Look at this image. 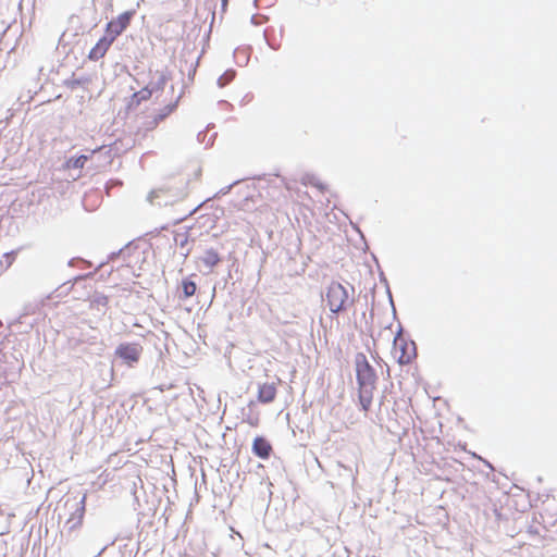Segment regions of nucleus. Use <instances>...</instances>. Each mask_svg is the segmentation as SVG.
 I'll return each mask as SVG.
<instances>
[{
  "instance_id": "obj_1",
  "label": "nucleus",
  "mask_w": 557,
  "mask_h": 557,
  "mask_svg": "<svg viewBox=\"0 0 557 557\" xmlns=\"http://www.w3.org/2000/svg\"><path fill=\"white\" fill-rule=\"evenodd\" d=\"M355 364L359 403L362 410L368 412L372 405L374 391L376 389L377 375L363 354L356 355Z\"/></svg>"
},
{
  "instance_id": "obj_2",
  "label": "nucleus",
  "mask_w": 557,
  "mask_h": 557,
  "mask_svg": "<svg viewBox=\"0 0 557 557\" xmlns=\"http://www.w3.org/2000/svg\"><path fill=\"white\" fill-rule=\"evenodd\" d=\"M323 300L332 313L346 312L355 302L354 288L349 290L342 283L333 281L326 286Z\"/></svg>"
},
{
  "instance_id": "obj_3",
  "label": "nucleus",
  "mask_w": 557,
  "mask_h": 557,
  "mask_svg": "<svg viewBox=\"0 0 557 557\" xmlns=\"http://www.w3.org/2000/svg\"><path fill=\"white\" fill-rule=\"evenodd\" d=\"M388 341L393 342V356L400 364H408L416 357V347L413 343H408L399 334H395L393 330L385 329L382 332Z\"/></svg>"
},
{
  "instance_id": "obj_4",
  "label": "nucleus",
  "mask_w": 557,
  "mask_h": 557,
  "mask_svg": "<svg viewBox=\"0 0 557 557\" xmlns=\"http://www.w3.org/2000/svg\"><path fill=\"white\" fill-rule=\"evenodd\" d=\"M164 75L162 73L159 74V81L157 83H149L146 87L140 90L134 92L128 101L127 109L135 110L137 109L143 101L149 100L156 91H160L164 85Z\"/></svg>"
},
{
  "instance_id": "obj_5",
  "label": "nucleus",
  "mask_w": 557,
  "mask_h": 557,
  "mask_svg": "<svg viewBox=\"0 0 557 557\" xmlns=\"http://www.w3.org/2000/svg\"><path fill=\"white\" fill-rule=\"evenodd\" d=\"M134 15V10L125 11L117 15L116 18L107 24L106 35L115 40L128 27Z\"/></svg>"
},
{
  "instance_id": "obj_6",
  "label": "nucleus",
  "mask_w": 557,
  "mask_h": 557,
  "mask_svg": "<svg viewBox=\"0 0 557 557\" xmlns=\"http://www.w3.org/2000/svg\"><path fill=\"white\" fill-rule=\"evenodd\" d=\"M141 351L143 347L139 344H121L115 354L128 364H132L139 360Z\"/></svg>"
},
{
  "instance_id": "obj_7",
  "label": "nucleus",
  "mask_w": 557,
  "mask_h": 557,
  "mask_svg": "<svg viewBox=\"0 0 557 557\" xmlns=\"http://www.w3.org/2000/svg\"><path fill=\"white\" fill-rule=\"evenodd\" d=\"M113 39L110 38L108 35H104L101 37L98 42L91 48L89 51L88 58L92 61H98L99 59L103 58L113 44Z\"/></svg>"
},
{
  "instance_id": "obj_8",
  "label": "nucleus",
  "mask_w": 557,
  "mask_h": 557,
  "mask_svg": "<svg viewBox=\"0 0 557 557\" xmlns=\"http://www.w3.org/2000/svg\"><path fill=\"white\" fill-rule=\"evenodd\" d=\"M277 394V386L275 383H263L258 387L257 398L262 404H270L274 401Z\"/></svg>"
},
{
  "instance_id": "obj_9",
  "label": "nucleus",
  "mask_w": 557,
  "mask_h": 557,
  "mask_svg": "<svg viewBox=\"0 0 557 557\" xmlns=\"http://www.w3.org/2000/svg\"><path fill=\"white\" fill-rule=\"evenodd\" d=\"M252 451L259 458L268 459L272 453V445L267 438L257 436L252 442Z\"/></svg>"
},
{
  "instance_id": "obj_10",
  "label": "nucleus",
  "mask_w": 557,
  "mask_h": 557,
  "mask_svg": "<svg viewBox=\"0 0 557 557\" xmlns=\"http://www.w3.org/2000/svg\"><path fill=\"white\" fill-rule=\"evenodd\" d=\"M200 261L207 269L213 270L221 262V257L215 249L209 248L200 257Z\"/></svg>"
},
{
  "instance_id": "obj_11",
  "label": "nucleus",
  "mask_w": 557,
  "mask_h": 557,
  "mask_svg": "<svg viewBox=\"0 0 557 557\" xmlns=\"http://www.w3.org/2000/svg\"><path fill=\"white\" fill-rule=\"evenodd\" d=\"M182 289L184 294V298H189L196 294L197 285L195 282L185 278L182 281Z\"/></svg>"
},
{
  "instance_id": "obj_12",
  "label": "nucleus",
  "mask_w": 557,
  "mask_h": 557,
  "mask_svg": "<svg viewBox=\"0 0 557 557\" xmlns=\"http://www.w3.org/2000/svg\"><path fill=\"white\" fill-rule=\"evenodd\" d=\"M88 156L86 154H82V156H78L76 158H71L67 162H66V166L67 168H72V169H83L85 163L87 162L88 160Z\"/></svg>"
},
{
  "instance_id": "obj_13",
  "label": "nucleus",
  "mask_w": 557,
  "mask_h": 557,
  "mask_svg": "<svg viewBox=\"0 0 557 557\" xmlns=\"http://www.w3.org/2000/svg\"><path fill=\"white\" fill-rule=\"evenodd\" d=\"M85 502H86V495L83 496L79 507L76 510V522L73 524V527L81 525L83 523V518L85 515Z\"/></svg>"
},
{
  "instance_id": "obj_14",
  "label": "nucleus",
  "mask_w": 557,
  "mask_h": 557,
  "mask_svg": "<svg viewBox=\"0 0 557 557\" xmlns=\"http://www.w3.org/2000/svg\"><path fill=\"white\" fill-rule=\"evenodd\" d=\"M94 302H97V304H99V305H101V306L106 307V306L108 305L109 300H108V297H107V296H100V297H98L96 300H94V301L91 302V305H92Z\"/></svg>"
},
{
  "instance_id": "obj_15",
  "label": "nucleus",
  "mask_w": 557,
  "mask_h": 557,
  "mask_svg": "<svg viewBox=\"0 0 557 557\" xmlns=\"http://www.w3.org/2000/svg\"><path fill=\"white\" fill-rule=\"evenodd\" d=\"M246 422L250 425V426H258L259 425V422H260V419L258 416L253 417V418H248L246 420Z\"/></svg>"
},
{
  "instance_id": "obj_16",
  "label": "nucleus",
  "mask_w": 557,
  "mask_h": 557,
  "mask_svg": "<svg viewBox=\"0 0 557 557\" xmlns=\"http://www.w3.org/2000/svg\"><path fill=\"white\" fill-rule=\"evenodd\" d=\"M100 149H101L100 147H99V148L94 149V150H92V153H95V152L99 151Z\"/></svg>"
}]
</instances>
